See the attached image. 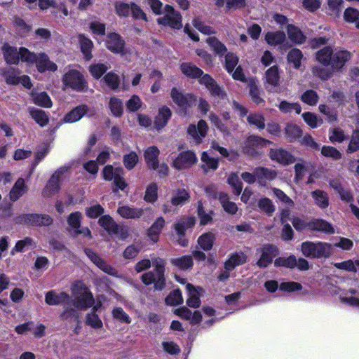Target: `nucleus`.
Returning a JSON list of instances; mask_svg holds the SVG:
<instances>
[{"label":"nucleus","mask_w":359,"mask_h":359,"mask_svg":"<svg viewBox=\"0 0 359 359\" xmlns=\"http://www.w3.org/2000/svg\"><path fill=\"white\" fill-rule=\"evenodd\" d=\"M29 114L32 118L41 127H44L49 123V116L43 110L32 108L29 109Z\"/></svg>","instance_id":"nucleus-39"},{"label":"nucleus","mask_w":359,"mask_h":359,"mask_svg":"<svg viewBox=\"0 0 359 359\" xmlns=\"http://www.w3.org/2000/svg\"><path fill=\"white\" fill-rule=\"evenodd\" d=\"M198 161L196 154L191 150H187L179 153L174 159L172 166L177 170H184L191 168Z\"/></svg>","instance_id":"nucleus-10"},{"label":"nucleus","mask_w":359,"mask_h":359,"mask_svg":"<svg viewBox=\"0 0 359 359\" xmlns=\"http://www.w3.org/2000/svg\"><path fill=\"white\" fill-rule=\"evenodd\" d=\"M201 158L204 163L201 165V168L205 173H207L210 170H216L218 168V158L210 157L206 151L202 153Z\"/></svg>","instance_id":"nucleus-42"},{"label":"nucleus","mask_w":359,"mask_h":359,"mask_svg":"<svg viewBox=\"0 0 359 359\" xmlns=\"http://www.w3.org/2000/svg\"><path fill=\"white\" fill-rule=\"evenodd\" d=\"M310 231L322 232L327 235H332L335 232L332 224L321 218H313L310 220Z\"/></svg>","instance_id":"nucleus-21"},{"label":"nucleus","mask_w":359,"mask_h":359,"mask_svg":"<svg viewBox=\"0 0 359 359\" xmlns=\"http://www.w3.org/2000/svg\"><path fill=\"white\" fill-rule=\"evenodd\" d=\"M358 151H359V129H355L352 133L346 152L352 154Z\"/></svg>","instance_id":"nucleus-64"},{"label":"nucleus","mask_w":359,"mask_h":359,"mask_svg":"<svg viewBox=\"0 0 359 359\" xmlns=\"http://www.w3.org/2000/svg\"><path fill=\"white\" fill-rule=\"evenodd\" d=\"M297 265V258L294 255H290L288 257H278L274 260L275 267H284L287 269H293Z\"/></svg>","instance_id":"nucleus-46"},{"label":"nucleus","mask_w":359,"mask_h":359,"mask_svg":"<svg viewBox=\"0 0 359 359\" xmlns=\"http://www.w3.org/2000/svg\"><path fill=\"white\" fill-rule=\"evenodd\" d=\"M77 39L83 59L86 61H90L93 58L92 50L94 47L93 41L84 34H79Z\"/></svg>","instance_id":"nucleus-26"},{"label":"nucleus","mask_w":359,"mask_h":359,"mask_svg":"<svg viewBox=\"0 0 359 359\" xmlns=\"http://www.w3.org/2000/svg\"><path fill=\"white\" fill-rule=\"evenodd\" d=\"M170 97L184 116L188 114L189 109L196 105V96L194 93L184 94L177 87L171 89Z\"/></svg>","instance_id":"nucleus-6"},{"label":"nucleus","mask_w":359,"mask_h":359,"mask_svg":"<svg viewBox=\"0 0 359 359\" xmlns=\"http://www.w3.org/2000/svg\"><path fill=\"white\" fill-rule=\"evenodd\" d=\"M273 142L262 137L252 135L248 136L242 144V152L243 154L252 158L260 157L263 153V149Z\"/></svg>","instance_id":"nucleus-2"},{"label":"nucleus","mask_w":359,"mask_h":359,"mask_svg":"<svg viewBox=\"0 0 359 359\" xmlns=\"http://www.w3.org/2000/svg\"><path fill=\"white\" fill-rule=\"evenodd\" d=\"M72 300L71 296L66 292L57 293L55 290H50L45 294V302L49 306H55L62 304H69Z\"/></svg>","instance_id":"nucleus-19"},{"label":"nucleus","mask_w":359,"mask_h":359,"mask_svg":"<svg viewBox=\"0 0 359 359\" xmlns=\"http://www.w3.org/2000/svg\"><path fill=\"white\" fill-rule=\"evenodd\" d=\"M64 86L76 92H86L88 90V82L84 76L77 69H69L62 76Z\"/></svg>","instance_id":"nucleus-5"},{"label":"nucleus","mask_w":359,"mask_h":359,"mask_svg":"<svg viewBox=\"0 0 359 359\" xmlns=\"http://www.w3.org/2000/svg\"><path fill=\"white\" fill-rule=\"evenodd\" d=\"M206 43L212 48L216 55L222 56L227 53L226 46L222 43L216 36H210L206 39Z\"/></svg>","instance_id":"nucleus-45"},{"label":"nucleus","mask_w":359,"mask_h":359,"mask_svg":"<svg viewBox=\"0 0 359 359\" xmlns=\"http://www.w3.org/2000/svg\"><path fill=\"white\" fill-rule=\"evenodd\" d=\"M352 54L346 50H337L333 52L330 66L333 71L341 70L346 63L351 60Z\"/></svg>","instance_id":"nucleus-17"},{"label":"nucleus","mask_w":359,"mask_h":359,"mask_svg":"<svg viewBox=\"0 0 359 359\" xmlns=\"http://www.w3.org/2000/svg\"><path fill=\"white\" fill-rule=\"evenodd\" d=\"M166 305L175 306L183 303V297L181 290L177 288L172 290L165 299Z\"/></svg>","instance_id":"nucleus-48"},{"label":"nucleus","mask_w":359,"mask_h":359,"mask_svg":"<svg viewBox=\"0 0 359 359\" xmlns=\"http://www.w3.org/2000/svg\"><path fill=\"white\" fill-rule=\"evenodd\" d=\"M63 173V170L58 169L51 175L42 191L44 197L49 198L59 192L60 189V180Z\"/></svg>","instance_id":"nucleus-13"},{"label":"nucleus","mask_w":359,"mask_h":359,"mask_svg":"<svg viewBox=\"0 0 359 359\" xmlns=\"http://www.w3.org/2000/svg\"><path fill=\"white\" fill-rule=\"evenodd\" d=\"M182 73L189 79H200L203 75V71L191 62H182L180 65Z\"/></svg>","instance_id":"nucleus-28"},{"label":"nucleus","mask_w":359,"mask_h":359,"mask_svg":"<svg viewBox=\"0 0 359 359\" xmlns=\"http://www.w3.org/2000/svg\"><path fill=\"white\" fill-rule=\"evenodd\" d=\"M36 69L39 72L44 73L47 71L55 72L57 69V65L50 61L49 57L44 53H39L36 57V61H34Z\"/></svg>","instance_id":"nucleus-24"},{"label":"nucleus","mask_w":359,"mask_h":359,"mask_svg":"<svg viewBox=\"0 0 359 359\" xmlns=\"http://www.w3.org/2000/svg\"><path fill=\"white\" fill-rule=\"evenodd\" d=\"M33 100L36 105L41 107L50 108L53 105L50 96L45 91L36 94Z\"/></svg>","instance_id":"nucleus-58"},{"label":"nucleus","mask_w":359,"mask_h":359,"mask_svg":"<svg viewBox=\"0 0 359 359\" xmlns=\"http://www.w3.org/2000/svg\"><path fill=\"white\" fill-rule=\"evenodd\" d=\"M208 130V126L206 121L201 119L198 122L197 126L190 124L187 128V133L195 140L197 144H200L202 139L207 135Z\"/></svg>","instance_id":"nucleus-15"},{"label":"nucleus","mask_w":359,"mask_h":359,"mask_svg":"<svg viewBox=\"0 0 359 359\" xmlns=\"http://www.w3.org/2000/svg\"><path fill=\"white\" fill-rule=\"evenodd\" d=\"M190 192L184 188H178L173 191L170 198V204L174 207H182L190 201Z\"/></svg>","instance_id":"nucleus-23"},{"label":"nucleus","mask_w":359,"mask_h":359,"mask_svg":"<svg viewBox=\"0 0 359 359\" xmlns=\"http://www.w3.org/2000/svg\"><path fill=\"white\" fill-rule=\"evenodd\" d=\"M311 196L314 199L316 205L321 209H326L329 205L327 194L320 189H316L311 192Z\"/></svg>","instance_id":"nucleus-40"},{"label":"nucleus","mask_w":359,"mask_h":359,"mask_svg":"<svg viewBox=\"0 0 359 359\" xmlns=\"http://www.w3.org/2000/svg\"><path fill=\"white\" fill-rule=\"evenodd\" d=\"M286 28L287 36L294 43L301 45L306 41V37L300 28L292 24H288Z\"/></svg>","instance_id":"nucleus-34"},{"label":"nucleus","mask_w":359,"mask_h":359,"mask_svg":"<svg viewBox=\"0 0 359 359\" xmlns=\"http://www.w3.org/2000/svg\"><path fill=\"white\" fill-rule=\"evenodd\" d=\"M109 107L111 114L116 117H121L123 114V107L122 100L119 98L113 97L110 99Z\"/></svg>","instance_id":"nucleus-57"},{"label":"nucleus","mask_w":359,"mask_h":359,"mask_svg":"<svg viewBox=\"0 0 359 359\" xmlns=\"http://www.w3.org/2000/svg\"><path fill=\"white\" fill-rule=\"evenodd\" d=\"M303 135L302 129L295 123H288L285 127V138L292 143L299 141Z\"/></svg>","instance_id":"nucleus-29"},{"label":"nucleus","mask_w":359,"mask_h":359,"mask_svg":"<svg viewBox=\"0 0 359 359\" xmlns=\"http://www.w3.org/2000/svg\"><path fill=\"white\" fill-rule=\"evenodd\" d=\"M279 254L278 248L274 244H264L261 250V255L256 264L260 269L268 267L273 258Z\"/></svg>","instance_id":"nucleus-9"},{"label":"nucleus","mask_w":359,"mask_h":359,"mask_svg":"<svg viewBox=\"0 0 359 359\" xmlns=\"http://www.w3.org/2000/svg\"><path fill=\"white\" fill-rule=\"evenodd\" d=\"M303 57L302 51L299 48H293L288 52L287 60L288 63L292 64L294 69H298L301 67Z\"/></svg>","instance_id":"nucleus-41"},{"label":"nucleus","mask_w":359,"mask_h":359,"mask_svg":"<svg viewBox=\"0 0 359 359\" xmlns=\"http://www.w3.org/2000/svg\"><path fill=\"white\" fill-rule=\"evenodd\" d=\"M171 117L172 111L166 105L162 106L158 109V114L154 118V128L160 131L167 126Z\"/></svg>","instance_id":"nucleus-20"},{"label":"nucleus","mask_w":359,"mask_h":359,"mask_svg":"<svg viewBox=\"0 0 359 359\" xmlns=\"http://www.w3.org/2000/svg\"><path fill=\"white\" fill-rule=\"evenodd\" d=\"M160 151L156 146L148 147L144 152V158L147 167L149 170H157L158 168V156Z\"/></svg>","instance_id":"nucleus-22"},{"label":"nucleus","mask_w":359,"mask_h":359,"mask_svg":"<svg viewBox=\"0 0 359 359\" xmlns=\"http://www.w3.org/2000/svg\"><path fill=\"white\" fill-rule=\"evenodd\" d=\"M153 265L157 275L156 283H155V290L161 291L166 285L165 260L160 257L156 258L153 260Z\"/></svg>","instance_id":"nucleus-16"},{"label":"nucleus","mask_w":359,"mask_h":359,"mask_svg":"<svg viewBox=\"0 0 359 359\" xmlns=\"http://www.w3.org/2000/svg\"><path fill=\"white\" fill-rule=\"evenodd\" d=\"M158 189L156 182L150 183L146 188L144 200L147 203H155L158 199Z\"/></svg>","instance_id":"nucleus-52"},{"label":"nucleus","mask_w":359,"mask_h":359,"mask_svg":"<svg viewBox=\"0 0 359 359\" xmlns=\"http://www.w3.org/2000/svg\"><path fill=\"white\" fill-rule=\"evenodd\" d=\"M157 23L163 26H168L173 29H180L182 27V17L180 13L175 15H165L156 20Z\"/></svg>","instance_id":"nucleus-25"},{"label":"nucleus","mask_w":359,"mask_h":359,"mask_svg":"<svg viewBox=\"0 0 359 359\" xmlns=\"http://www.w3.org/2000/svg\"><path fill=\"white\" fill-rule=\"evenodd\" d=\"M263 93V90H261L255 83L250 85V97L257 105H264L265 104V100L262 97Z\"/></svg>","instance_id":"nucleus-50"},{"label":"nucleus","mask_w":359,"mask_h":359,"mask_svg":"<svg viewBox=\"0 0 359 359\" xmlns=\"http://www.w3.org/2000/svg\"><path fill=\"white\" fill-rule=\"evenodd\" d=\"M16 224L27 226H48L53 223V218L47 214L25 213L14 218Z\"/></svg>","instance_id":"nucleus-3"},{"label":"nucleus","mask_w":359,"mask_h":359,"mask_svg":"<svg viewBox=\"0 0 359 359\" xmlns=\"http://www.w3.org/2000/svg\"><path fill=\"white\" fill-rule=\"evenodd\" d=\"M186 289L189 297L187 299V304L189 307L197 309L201 306L200 296L204 290L201 287H195L193 284L187 283Z\"/></svg>","instance_id":"nucleus-18"},{"label":"nucleus","mask_w":359,"mask_h":359,"mask_svg":"<svg viewBox=\"0 0 359 359\" xmlns=\"http://www.w3.org/2000/svg\"><path fill=\"white\" fill-rule=\"evenodd\" d=\"M255 175L258 181L262 183L263 180H273L276 177L277 173L274 170L265 167H257L255 170Z\"/></svg>","instance_id":"nucleus-43"},{"label":"nucleus","mask_w":359,"mask_h":359,"mask_svg":"<svg viewBox=\"0 0 359 359\" xmlns=\"http://www.w3.org/2000/svg\"><path fill=\"white\" fill-rule=\"evenodd\" d=\"M170 262L172 266L183 271L191 270L194 266L193 257L189 255L172 258Z\"/></svg>","instance_id":"nucleus-27"},{"label":"nucleus","mask_w":359,"mask_h":359,"mask_svg":"<svg viewBox=\"0 0 359 359\" xmlns=\"http://www.w3.org/2000/svg\"><path fill=\"white\" fill-rule=\"evenodd\" d=\"M117 213L124 219H139L143 215L144 210L132 208L128 205H123L118 208Z\"/></svg>","instance_id":"nucleus-32"},{"label":"nucleus","mask_w":359,"mask_h":359,"mask_svg":"<svg viewBox=\"0 0 359 359\" xmlns=\"http://www.w3.org/2000/svg\"><path fill=\"white\" fill-rule=\"evenodd\" d=\"M198 83L205 86L212 97L222 100L226 96L225 91L209 74H204L198 80Z\"/></svg>","instance_id":"nucleus-12"},{"label":"nucleus","mask_w":359,"mask_h":359,"mask_svg":"<svg viewBox=\"0 0 359 359\" xmlns=\"http://www.w3.org/2000/svg\"><path fill=\"white\" fill-rule=\"evenodd\" d=\"M196 217L194 216L182 217L173 224L175 231L181 233L192 229L196 224Z\"/></svg>","instance_id":"nucleus-33"},{"label":"nucleus","mask_w":359,"mask_h":359,"mask_svg":"<svg viewBox=\"0 0 359 359\" xmlns=\"http://www.w3.org/2000/svg\"><path fill=\"white\" fill-rule=\"evenodd\" d=\"M333 52L331 46H325L316 53V60L325 67L330 66Z\"/></svg>","instance_id":"nucleus-35"},{"label":"nucleus","mask_w":359,"mask_h":359,"mask_svg":"<svg viewBox=\"0 0 359 359\" xmlns=\"http://www.w3.org/2000/svg\"><path fill=\"white\" fill-rule=\"evenodd\" d=\"M227 182L233 187V192L236 196H239L241 194L243 190V182L241 181L236 173H231L227 179Z\"/></svg>","instance_id":"nucleus-62"},{"label":"nucleus","mask_w":359,"mask_h":359,"mask_svg":"<svg viewBox=\"0 0 359 359\" xmlns=\"http://www.w3.org/2000/svg\"><path fill=\"white\" fill-rule=\"evenodd\" d=\"M219 201L222 204V208L226 212L231 215H235L238 211V207L236 204L234 202L229 201V198L226 194H219Z\"/></svg>","instance_id":"nucleus-53"},{"label":"nucleus","mask_w":359,"mask_h":359,"mask_svg":"<svg viewBox=\"0 0 359 359\" xmlns=\"http://www.w3.org/2000/svg\"><path fill=\"white\" fill-rule=\"evenodd\" d=\"M83 290V292L74 300L72 304L75 308L80 311H86L91 308L95 304V299L93 293L86 287L82 281H79L72 285L73 294H77V290Z\"/></svg>","instance_id":"nucleus-4"},{"label":"nucleus","mask_w":359,"mask_h":359,"mask_svg":"<svg viewBox=\"0 0 359 359\" xmlns=\"http://www.w3.org/2000/svg\"><path fill=\"white\" fill-rule=\"evenodd\" d=\"M319 100V96L316 91L314 90H306L301 95V100L310 106H315L317 104Z\"/></svg>","instance_id":"nucleus-60"},{"label":"nucleus","mask_w":359,"mask_h":359,"mask_svg":"<svg viewBox=\"0 0 359 359\" xmlns=\"http://www.w3.org/2000/svg\"><path fill=\"white\" fill-rule=\"evenodd\" d=\"M301 251L308 258L327 259L332 255V246L326 242L307 241L302 243Z\"/></svg>","instance_id":"nucleus-1"},{"label":"nucleus","mask_w":359,"mask_h":359,"mask_svg":"<svg viewBox=\"0 0 359 359\" xmlns=\"http://www.w3.org/2000/svg\"><path fill=\"white\" fill-rule=\"evenodd\" d=\"M104 213V208L99 203L86 208L85 214L90 219L101 217Z\"/></svg>","instance_id":"nucleus-61"},{"label":"nucleus","mask_w":359,"mask_h":359,"mask_svg":"<svg viewBox=\"0 0 359 359\" xmlns=\"http://www.w3.org/2000/svg\"><path fill=\"white\" fill-rule=\"evenodd\" d=\"M103 79L106 85L112 90H117L121 83L119 76L112 71L105 74Z\"/></svg>","instance_id":"nucleus-55"},{"label":"nucleus","mask_w":359,"mask_h":359,"mask_svg":"<svg viewBox=\"0 0 359 359\" xmlns=\"http://www.w3.org/2000/svg\"><path fill=\"white\" fill-rule=\"evenodd\" d=\"M108 67L104 63L92 64L89 67V72L95 79H100L108 70Z\"/></svg>","instance_id":"nucleus-59"},{"label":"nucleus","mask_w":359,"mask_h":359,"mask_svg":"<svg viewBox=\"0 0 359 359\" xmlns=\"http://www.w3.org/2000/svg\"><path fill=\"white\" fill-rule=\"evenodd\" d=\"M279 110L284 114L290 113L295 111L297 114H299L302 111V107L298 102H289L286 100H282L278 105Z\"/></svg>","instance_id":"nucleus-54"},{"label":"nucleus","mask_w":359,"mask_h":359,"mask_svg":"<svg viewBox=\"0 0 359 359\" xmlns=\"http://www.w3.org/2000/svg\"><path fill=\"white\" fill-rule=\"evenodd\" d=\"M138 161V156L137 153L133 151L125 154L123 157V165L128 170H133L137 164Z\"/></svg>","instance_id":"nucleus-63"},{"label":"nucleus","mask_w":359,"mask_h":359,"mask_svg":"<svg viewBox=\"0 0 359 359\" xmlns=\"http://www.w3.org/2000/svg\"><path fill=\"white\" fill-rule=\"evenodd\" d=\"M35 243L31 237H25L22 240H19L16 242L15 245L11 251V255H14L15 252H23L29 247H33Z\"/></svg>","instance_id":"nucleus-49"},{"label":"nucleus","mask_w":359,"mask_h":359,"mask_svg":"<svg viewBox=\"0 0 359 359\" xmlns=\"http://www.w3.org/2000/svg\"><path fill=\"white\" fill-rule=\"evenodd\" d=\"M215 236L212 232L204 233L198 238V244L205 251L210 250L214 245Z\"/></svg>","instance_id":"nucleus-44"},{"label":"nucleus","mask_w":359,"mask_h":359,"mask_svg":"<svg viewBox=\"0 0 359 359\" xmlns=\"http://www.w3.org/2000/svg\"><path fill=\"white\" fill-rule=\"evenodd\" d=\"M104 46L111 53L116 55H125L127 53L126 41L117 32H109L106 35Z\"/></svg>","instance_id":"nucleus-8"},{"label":"nucleus","mask_w":359,"mask_h":359,"mask_svg":"<svg viewBox=\"0 0 359 359\" xmlns=\"http://www.w3.org/2000/svg\"><path fill=\"white\" fill-rule=\"evenodd\" d=\"M98 224L109 235H118L121 240H126L129 236L128 229L124 226H119L109 215L100 217Z\"/></svg>","instance_id":"nucleus-7"},{"label":"nucleus","mask_w":359,"mask_h":359,"mask_svg":"<svg viewBox=\"0 0 359 359\" xmlns=\"http://www.w3.org/2000/svg\"><path fill=\"white\" fill-rule=\"evenodd\" d=\"M165 225L163 217H158L152 225L147 229V236L154 243L158 241L159 235Z\"/></svg>","instance_id":"nucleus-30"},{"label":"nucleus","mask_w":359,"mask_h":359,"mask_svg":"<svg viewBox=\"0 0 359 359\" xmlns=\"http://www.w3.org/2000/svg\"><path fill=\"white\" fill-rule=\"evenodd\" d=\"M120 172L121 174L124 172L122 167L114 168L111 165H107L102 169V176L104 180L111 182L116 177V175Z\"/></svg>","instance_id":"nucleus-47"},{"label":"nucleus","mask_w":359,"mask_h":359,"mask_svg":"<svg viewBox=\"0 0 359 359\" xmlns=\"http://www.w3.org/2000/svg\"><path fill=\"white\" fill-rule=\"evenodd\" d=\"M266 42L271 46L282 45L286 40V35L283 31L268 32L264 36Z\"/></svg>","instance_id":"nucleus-38"},{"label":"nucleus","mask_w":359,"mask_h":359,"mask_svg":"<svg viewBox=\"0 0 359 359\" xmlns=\"http://www.w3.org/2000/svg\"><path fill=\"white\" fill-rule=\"evenodd\" d=\"M4 58L8 65H18L20 61V54L17 48L6 43L2 47Z\"/></svg>","instance_id":"nucleus-31"},{"label":"nucleus","mask_w":359,"mask_h":359,"mask_svg":"<svg viewBox=\"0 0 359 359\" xmlns=\"http://www.w3.org/2000/svg\"><path fill=\"white\" fill-rule=\"evenodd\" d=\"M266 82L273 86H277L279 84V72L277 65H273L269 68L266 73Z\"/></svg>","instance_id":"nucleus-56"},{"label":"nucleus","mask_w":359,"mask_h":359,"mask_svg":"<svg viewBox=\"0 0 359 359\" xmlns=\"http://www.w3.org/2000/svg\"><path fill=\"white\" fill-rule=\"evenodd\" d=\"M83 251L90 260L103 272L112 276H117V271L110 264H108L97 252L88 248H85Z\"/></svg>","instance_id":"nucleus-11"},{"label":"nucleus","mask_w":359,"mask_h":359,"mask_svg":"<svg viewBox=\"0 0 359 359\" xmlns=\"http://www.w3.org/2000/svg\"><path fill=\"white\" fill-rule=\"evenodd\" d=\"M247 121L250 126H255L259 130H263L266 127L265 118L262 114H250L247 116Z\"/></svg>","instance_id":"nucleus-51"},{"label":"nucleus","mask_w":359,"mask_h":359,"mask_svg":"<svg viewBox=\"0 0 359 359\" xmlns=\"http://www.w3.org/2000/svg\"><path fill=\"white\" fill-rule=\"evenodd\" d=\"M88 110V107L86 104L77 106L65 114L64 121L66 123L78 121L87 113Z\"/></svg>","instance_id":"nucleus-36"},{"label":"nucleus","mask_w":359,"mask_h":359,"mask_svg":"<svg viewBox=\"0 0 359 359\" xmlns=\"http://www.w3.org/2000/svg\"><path fill=\"white\" fill-rule=\"evenodd\" d=\"M27 190V187L24 179L22 177L18 178L10 191L9 197L11 201L13 202L17 201Z\"/></svg>","instance_id":"nucleus-37"},{"label":"nucleus","mask_w":359,"mask_h":359,"mask_svg":"<svg viewBox=\"0 0 359 359\" xmlns=\"http://www.w3.org/2000/svg\"><path fill=\"white\" fill-rule=\"evenodd\" d=\"M269 156L273 161L285 166L292 164L296 161L294 155L283 148L271 149Z\"/></svg>","instance_id":"nucleus-14"}]
</instances>
